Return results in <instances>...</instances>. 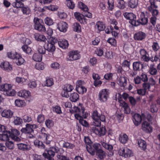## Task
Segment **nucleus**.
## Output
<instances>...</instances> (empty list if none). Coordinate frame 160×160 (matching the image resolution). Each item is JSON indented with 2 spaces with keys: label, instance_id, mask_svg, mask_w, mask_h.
Listing matches in <instances>:
<instances>
[{
  "label": "nucleus",
  "instance_id": "nucleus-1",
  "mask_svg": "<svg viewBox=\"0 0 160 160\" xmlns=\"http://www.w3.org/2000/svg\"><path fill=\"white\" fill-rule=\"evenodd\" d=\"M82 106V104L80 103L78 107L74 106L72 111L75 113V117L76 119L79 120V123L82 126L87 127L88 126V124L86 120L83 119V117L85 109Z\"/></svg>",
  "mask_w": 160,
  "mask_h": 160
},
{
  "label": "nucleus",
  "instance_id": "nucleus-57",
  "mask_svg": "<svg viewBox=\"0 0 160 160\" xmlns=\"http://www.w3.org/2000/svg\"><path fill=\"white\" fill-rule=\"evenodd\" d=\"M130 62L127 60H124L122 63V66L123 68H127L129 69L130 68Z\"/></svg>",
  "mask_w": 160,
  "mask_h": 160
},
{
  "label": "nucleus",
  "instance_id": "nucleus-15",
  "mask_svg": "<svg viewBox=\"0 0 160 160\" xmlns=\"http://www.w3.org/2000/svg\"><path fill=\"white\" fill-rule=\"evenodd\" d=\"M39 20L40 19L38 18H34L33 21L34 23V28L39 32H44L46 31V28L44 25L40 23Z\"/></svg>",
  "mask_w": 160,
  "mask_h": 160
},
{
  "label": "nucleus",
  "instance_id": "nucleus-10",
  "mask_svg": "<svg viewBox=\"0 0 160 160\" xmlns=\"http://www.w3.org/2000/svg\"><path fill=\"white\" fill-rule=\"evenodd\" d=\"M80 55L78 51H71L68 53L67 58V61H72L80 59Z\"/></svg>",
  "mask_w": 160,
  "mask_h": 160
},
{
  "label": "nucleus",
  "instance_id": "nucleus-37",
  "mask_svg": "<svg viewBox=\"0 0 160 160\" xmlns=\"http://www.w3.org/2000/svg\"><path fill=\"white\" fill-rule=\"evenodd\" d=\"M138 144L141 149L145 151L147 145L146 142L142 139H139L138 140Z\"/></svg>",
  "mask_w": 160,
  "mask_h": 160
},
{
  "label": "nucleus",
  "instance_id": "nucleus-3",
  "mask_svg": "<svg viewBox=\"0 0 160 160\" xmlns=\"http://www.w3.org/2000/svg\"><path fill=\"white\" fill-rule=\"evenodd\" d=\"M92 117L93 120V125L96 127L101 126V122L106 121V117L105 115L100 114L97 110L93 111L92 115Z\"/></svg>",
  "mask_w": 160,
  "mask_h": 160
},
{
  "label": "nucleus",
  "instance_id": "nucleus-31",
  "mask_svg": "<svg viewBox=\"0 0 160 160\" xmlns=\"http://www.w3.org/2000/svg\"><path fill=\"white\" fill-rule=\"evenodd\" d=\"M120 103V105L124 109L125 113L126 114L130 113L131 112V110L128 105L123 101H121Z\"/></svg>",
  "mask_w": 160,
  "mask_h": 160
},
{
  "label": "nucleus",
  "instance_id": "nucleus-25",
  "mask_svg": "<svg viewBox=\"0 0 160 160\" xmlns=\"http://www.w3.org/2000/svg\"><path fill=\"white\" fill-rule=\"evenodd\" d=\"M58 28L61 32H66L68 28L67 23L63 21H61L59 22L58 25Z\"/></svg>",
  "mask_w": 160,
  "mask_h": 160
},
{
  "label": "nucleus",
  "instance_id": "nucleus-61",
  "mask_svg": "<svg viewBox=\"0 0 160 160\" xmlns=\"http://www.w3.org/2000/svg\"><path fill=\"white\" fill-rule=\"evenodd\" d=\"M117 7L121 9H124L125 8V2L123 0H121L118 1Z\"/></svg>",
  "mask_w": 160,
  "mask_h": 160
},
{
  "label": "nucleus",
  "instance_id": "nucleus-58",
  "mask_svg": "<svg viewBox=\"0 0 160 160\" xmlns=\"http://www.w3.org/2000/svg\"><path fill=\"white\" fill-rule=\"evenodd\" d=\"M45 120V116L43 114H40L38 116L37 121L39 123H42Z\"/></svg>",
  "mask_w": 160,
  "mask_h": 160
},
{
  "label": "nucleus",
  "instance_id": "nucleus-16",
  "mask_svg": "<svg viewBox=\"0 0 160 160\" xmlns=\"http://www.w3.org/2000/svg\"><path fill=\"white\" fill-rule=\"evenodd\" d=\"M78 7L81 9L84 12V16L86 17L89 18H91L92 16V14L91 13L88 11L89 9L88 7L84 3L81 2H78Z\"/></svg>",
  "mask_w": 160,
  "mask_h": 160
},
{
  "label": "nucleus",
  "instance_id": "nucleus-29",
  "mask_svg": "<svg viewBox=\"0 0 160 160\" xmlns=\"http://www.w3.org/2000/svg\"><path fill=\"white\" fill-rule=\"evenodd\" d=\"M34 38L38 41L43 42L45 43L47 40L45 36L40 33H36L34 34Z\"/></svg>",
  "mask_w": 160,
  "mask_h": 160
},
{
  "label": "nucleus",
  "instance_id": "nucleus-52",
  "mask_svg": "<svg viewBox=\"0 0 160 160\" xmlns=\"http://www.w3.org/2000/svg\"><path fill=\"white\" fill-rule=\"evenodd\" d=\"M103 49L102 47L97 48L95 51V53L98 56H102L104 53Z\"/></svg>",
  "mask_w": 160,
  "mask_h": 160
},
{
  "label": "nucleus",
  "instance_id": "nucleus-27",
  "mask_svg": "<svg viewBox=\"0 0 160 160\" xmlns=\"http://www.w3.org/2000/svg\"><path fill=\"white\" fill-rule=\"evenodd\" d=\"M0 67L3 69L4 70L8 72L11 71L12 69V65L10 64L9 62L7 61L1 63L0 65Z\"/></svg>",
  "mask_w": 160,
  "mask_h": 160
},
{
  "label": "nucleus",
  "instance_id": "nucleus-50",
  "mask_svg": "<svg viewBox=\"0 0 160 160\" xmlns=\"http://www.w3.org/2000/svg\"><path fill=\"white\" fill-rule=\"evenodd\" d=\"M22 48L25 52L28 54H30L32 51L31 48L27 45H23L22 47Z\"/></svg>",
  "mask_w": 160,
  "mask_h": 160
},
{
  "label": "nucleus",
  "instance_id": "nucleus-54",
  "mask_svg": "<svg viewBox=\"0 0 160 160\" xmlns=\"http://www.w3.org/2000/svg\"><path fill=\"white\" fill-rule=\"evenodd\" d=\"M54 123L53 121L51 119H47L45 122V124L46 127L49 128L53 126Z\"/></svg>",
  "mask_w": 160,
  "mask_h": 160
},
{
  "label": "nucleus",
  "instance_id": "nucleus-9",
  "mask_svg": "<svg viewBox=\"0 0 160 160\" xmlns=\"http://www.w3.org/2000/svg\"><path fill=\"white\" fill-rule=\"evenodd\" d=\"M125 18L129 20V23L132 25L135 26H138L139 23L136 21V16L132 12H125L123 14Z\"/></svg>",
  "mask_w": 160,
  "mask_h": 160
},
{
  "label": "nucleus",
  "instance_id": "nucleus-28",
  "mask_svg": "<svg viewBox=\"0 0 160 160\" xmlns=\"http://www.w3.org/2000/svg\"><path fill=\"white\" fill-rule=\"evenodd\" d=\"M146 36L145 33L139 31L135 33L133 38L136 40L141 41L145 38Z\"/></svg>",
  "mask_w": 160,
  "mask_h": 160
},
{
  "label": "nucleus",
  "instance_id": "nucleus-6",
  "mask_svg": "<svg viewBox=\"0 0 160 160\" xmlns=\"http://www.w3.org/2000/svg\"><path fill=\"white\" fill-rule=\"evenodd\" d=\"M58 41V40L55 38L51 37L48 41V42L44 44L46 50L50 52H53L56 49L55 44Z\"/></svg>",
  "mask_w": 160,
  "mask_h": 160
},
{
  "label": "nucleus",
  "instance_id": "nucleus-24",
  "mask_svg": "<svg viewBox=\"0 0 160 160\" xmlns=\"http://www.w3.org/2000/svg\"><path fill=\"white\" fill-rule=\"evenodd\" d=\"M74 16L76 19L79 21L80 23L83 24L87 23V19L84 16L79 12H75L74 13Z\"/></svg>",
  "mask_w": 160,
  "mask_h": 160
},
{
  "label": "nucleus",
  "instance_id": "nucleus-40",
  "mask_svg": "<svg viewBox=\"0 0 160 160\" xmlns=\"http://www.w3.org/2000/svg\"><path fill=\"white\" fill-rule=\"evenodd\" d=\"M17 144L19 149L22 151H28L29 149L30 146L28 145L22 143H18Z\"/></svg>",
  "mask_w": 160,
  "mask_h": 160
},
{
  "label": "nucleus",
  "instance_id": "nucleus-7",
  "mask_svg": "<svg viewBox=\"0 0 160 160\" xmlns=\"http://www.w3.org/2000/svg\"><path fill=\"white\" fill-rule=\"evenodd\" d=\"M90 148L92 149L94 152V154H91V155H94L96 152V154L100 159H102L104 158V152L101 149V146L100 144L95 143L92 145V146H91Z\"/></svg>",
  "mask_w": 160,
  "mask_h": 160
},
{
  "label": "nucleus",
  "instance_id": "nucleus-46",
  "mask_svg": "<svg viewBox=\"0 0 160 160\" xmlns=\"http://www.w3.org/2000/svg\"><path fill=\"white\" fill-rule=\"evenodd\" d=\"M133 80H148L147 75L144 73H142L140 76H137L134 78Z\"/></svg>",
  "mask_w": 160,
  "mask_h": 160
},
{
  "label": "nucleus",
  "instance_id": "nucleus-47",
  "mask_svg": "<svg viewBox=\"0 0 160 160\" xmlns=\"http://www.w3.org/2000/svg\"><path fill=\"white\" fill-rule=\"evenodd\" d=\"M42 55L39 53H35L33 55L32 58L36 62H40L42 60Z\"/></svg>",
  "mask_w": 160,
  "mask_h": 160
},
{
  "label": "nucleus",
  "instance_id": "nucleus-59",
  "mask_svg": "<svg viewBox=\"0 0 160 160\" xmlns=\"http://www.w3.org/2000/svg\"><path fill=\"white\" fill-rule=\"evenodd\" d=\"M52 110L57 114H60L62 113L61 107L58 106H56L53 107Z\"/></svg>",
  "mask_w": 160,
  "mask_h": 160
},
{
  "label": "nucleus",
  "instance_id": "nucleus-26",
  "mask_svg": "<svg viewBox=\"0 0 160 160\" xmlns=\"http://www.w3.org/2000/svg\"><path fill=\"white\" fill-rule=\"evenodd\" d=\"M132 121L136 126L139 125L142 121V116L138 113H136L132 117Z\"/></svg>",
  "mask_w": 160,
  "mask_h": 160
},
{
  "label": "nucleus",
  "instance_id": "nucleus-32",
  "mask_svg": "<svg viewBox=\"0 0 160 160\" xmlns=\"http://www.w3.org/2000/svg\"><path fill=\"white\" fill-rule=\"evenodd\" d=\"M119 140L121 143L125 144L128 142L129 138L126 134L122 133L119 135Z\"/></svg>",
  "mask_w": 160,
  "mask_h": 160
},
{
  "label": "nucleus",
  "instance_id": "nucleus-21",
  "mask_svg": "<svg viewBox=\"0 0 160 160\" xmlns=\"http://www.w3.org/2000/svg\"><path fill=\"white\" fill-rule=\"evenodd\" d=\"M84 141L86 145V148L88 152L91 154H94V151L92 149L90 148L91 147L92 142L89 137L85 136Z\"/></svg>",
  "mask_w": 160,
  "mask_h": 160
},
{
  "label": "nucleus",
  "instance_id": "nucleus-2",
  "mask_svg": "<svg viewBox=\"0 0 160 160\" xmlns=\"http://www.w3.org/2000/svg\"><path fill=\"white\" fill-rule=\"evenodd\" d=\"M64 152V149L62 148H59L56 146L50 147L47 151V153L44 152L42 154L43 156L48 160H54L53 158L55 155V153L58 154H62Z\"/></svg>",
  "mask_w": 160,
  "mask_h": 160
},
{
  "label": "nucleus",
  "instance_id": "nucleus-39",
  "mask_svg": "<svg viewBox=\"0 0 160 160\" xmlns=\"http://www.w3.org/2000/svg\"><path fill=\"white\" fill-rule=\"evenodd\" d=\"M96 26H97L98 29L99 31H102L106 28L105 24L102 21H98L96 24Z\"/></svg>",
  "mask_w": 160,
  "mask_h": 160
},
{
  "label": "nucleus",
  "instance_id": "nucleus-34",
  "mask_svg": "<svg viewBox=\"0 0 160 160\" xmlns=\"http://www.w3.org/2000/svg\"><path fill=\"white\" fill-rule=\"evenodd\" d=\"M13 114V112L10 110H4L1 113L2 117L7 118H11Z\"/></svg>",
  "mask_w": 160,
  "mask_h": 160
},
{
  "label": "nucleus",
  "instance_id": "nucleus-11",
  "mask_svg": "<svg viewBox=\"0 0 160 160\" xmlns=\"http://www.w3.org/2000/svg\"><path fill=\"white\" fill-rule=\"evenodd\" d=\"M73 89V86L71 84H66L64 85L61 92V95L63 97L68 98L69 96L68 92L72 91Z\"/></svg>",
  "mask_w": 160,
  "mask_h": 160
},
{
  "label": "nucleus",
  "instance_id": "nucleus-56",
  "mask_svg": "<svg viewBox=\"0 0 160 160\" xmlns=\"http://www.w3.org/2000/svg\"><path fill=\"white\" fill-rule=\"evenodd\" d=\"M152 48L154 52H156L159 49L160 47L158 42H154L152 43Z\"/></svg>",
  "mask_w": 160,
  "mask_h": 160
},
{
  "label": "nucleus",
  "instance_id": "nucleus-19",
  "mask_svg": "<svg viewBox=\"0 0 160 160\" xmlns=\"http://www.w3.org/2000/svg\"><path fill=\"white\" fill-rule=\"evenodd\" d=\"M132 151L127 148H122L119 150L118 154L121 156L127 158L132 156Z\"/></svg>",
  "mask_w": 160,
  "mask_h": 160
},
{
  "label": "nucleus",
  "instance_id": "nucleus-33",
  "mask_svg": "<svg viewBox=\"0 0 160 160\" xmlns=\"http://www.w3.org/2000/svg\"><path fill=\"white\" fill-rule=\"evenodd\" d=\"M59 47L63 49H65L68 48L69 44L68 41L65 39L61 40L58 41Z\"/></svg>",
  "mask_w": 160,
  "mask_h": 160
},
{
  "label": "nucleus",
  "instance_id": "nucleus-49",
  "mask_svg": "<svg viewBox=\"0 0 160 160\" xmlns=\"http://www.w3.org/2000/svg\"><path fill=\"white\" fill-rule=\"evenodd\" d=\"M67 6L71 9H73L75 7V4L72 0H67L66 1Z\"/></svg>",
  "mask_w": 160,
  "mask_h": 160
},
{
  "label": "nucleus",
  "instance_id": "nucleus-62",
  "mask_svg": "<svg viewBox=\"0 0 160 160\" xmlns=\"http://www.w3.org/2000/svg\"><path fill=\"white\" fill-rule=\"evenodd\" d=\"M35 68L38 70H42L44 68L43 63L42 62L37 63L35 65Z\"/></svg>",
  "mask_w": 160,
  "mask_h": 160
},
{
  "label": "nucleus",
  "instance_id": "nucleus-17",
  "mask_svg": "<svg viewBox=\"0 0 160 160\" xmlns=\"http://www.w3.org/2000/svg\"><path fill=\"white\" fill-rule=\"evenodd\" d=\"M109 93L107 89H103L99 92L98 98L101 102H105L109 97Z\"/></svg>",
  "mask_w": 160,
  "mask_h": 160
},
{
  "label": "nucleus",
  "instance_id": "nucleus-63",
  "mask_svg": "<svg viewBox=\"0 0 160 160\" xmlns=\"http://www.w3.org/2000/svg\"><path fill=\"white\" fill-rule=\"evenodd\" d=\"M22 11L23 14L26 15H29L31 12V10L28 7H23V6L22 8Z\"/></svg>",
  "mask_w": 160,
  "mask_h": 160
},
{
  "label": "nucleus",
  "instance_id": "nucleus-14",
  "mask_svg": "<svg viewBox=\"0 0 160 160\" xmlns=\"http://www.w3.org/2000/svg\"><path fill=\"white\" fill-rule=\"evenodd\" d=\"M139 53L141 60L144 62H148L150 60V56L148 52L144 48L139 50Z\"/></svg>",
  "mask_w": 160,
  "mask_h": 160
},
{
  "label": "nucleus",
  "instance_id": "nucleus-53",
  "mask_svg": "<svg viewBox=\"0 0 160 160\" xmlns=\"http://www.w3.org/2000/svg\"><path fill=\"white\" fill-rule=\"evenodd\" d=\"M46 49L45 44H43V46H39L38 47V51L40 54H45L46 52Z\"/></svg>",
  "mask_w": 160,
  "mask_h": 160
},
{
  "label": "nucleus",
  "instance_id": "nucleus-60",
  "mask_svg": "<svg viewBox=\"0 0 160 160\" xmlns=\"http://www.w3.org/2000/svg\"><path fill=\"white\" fill-rule=\"evenodd\" d=\"M22 119L20 117H16L14 121V123L15 125H20L22 124Z\"/></svg>",
  "mask_w": 160,
  "mask_h": 160
},
{
  "label": "nucleus",
  "instance_id": "nucleus-64",
  "mask_svg": "<svg viewBox=\"0 0 160 160\" xmlns=\"http://www.w3.org/2000/svg\"><path fill=\"white\" fill-rule=\"evenodd\" d=\"M57 157L58 160H70L68 157L62 154H58Z\"/></svg>",
  "mask_w": 160,
  "mask_h": 160
},
{
  "label": "nucleus",
  "instance_id": "nucleus-22",
  "mask_svg": "<svg viewBox=\"0 0 160 160\" xmlns=\"http://www.w3.org/2000/svg\"><path fill=\"white\" fill-rule=\"evenodd\" d=\"M139 23L138 25L140 24L145 25L148 22V15L146 13L142 12L140 15V19L136 21Z\"/></svg>",
  "mask_w": 160,
  "mask_h": 160
},
{
  "label": "nucleus",
  "instance_id": "nucleus-48",
  "mask_svg": "<svg viewBox=\"0 0 160 160\" xmlns=\"http://www.w3.org/2000/svg\"><path fill=\"white\" fill-rule=\"evenodd\" d=\"M101 144L102 146L106 149L108 150L109 151H112L113 149V146L110 144H108L103 142H101Z\"/></svg>",
  "mask_w": 160,
  "mask_h": 160
},
{
  "label": "nucleus",
  "instance_id": "nucleus-23",
  "mask_svg": "<svg viewBox=\"0 0 160 160\" xmlns=\"http://www.w3.org/2000/svg\"><path fill=\"white\" fill-rule=\"evenodd\" d=\"M82 81H77L76 82V90L80 94H83L86 92L87 91L86 88L83 86L82 85Z\"/></svg>",
  "mask_w": 160,
  "mask_h": 160
},
{
  "label": "nucleus",
  "instance_id": "nucleus-35",
  "mask_svg": "<svg viewBox=\"0 0 160 160\" xmlns=\"http://www.w3.org/2000/svg\"><path fill=\"white\" fill-rule=\"evenodd\" d=\"M149 67L148 72L152 75H155L157 73V70L153 64H151Z\"/></svg>",
  "mask_w": 160,
  "mask_h": 160
},
{
  "label": "nucleus",
  "instance_id": "nucleus-12",
  "mask_svg": "<svg viewBox=\"0 0 160 160\" xmlns=\"http://www.w3.org/2000/svg\"><path fill=\"white\" fill-rule=\"evenodd\" d=\"M141 62L136 61L134 62L132 64L133 71L130 74V76L131 77H134L137 74L138 71L141 70Z\"/></svg>",
  "mask_w": 160,
  "mask_h": 160
},
{
  "label": "nucleus",
  "instance_id": "nucleus-5",
  "mask_svg": "<svg viewBox=\"0 0 160 160\" xmlns=\"http://www.w3.org/2000/svg\"><path fill=\"white\" fill-rule=\"evenodd\" d=\"M0 91H3L4 95L12 96L15 95V91L12 89L11 85L7 83L0 85Z\"/></svg>",
  "mask_w": 160,
  "mask_h": 160
},
{
  "label": "nucleus",
  "instance_id": "nucleus-41",
  "mask_svg": "<svg viewBox=\"0 0 160 160\" xmlns=\"http://www.w3.org/2000/svg\"><path fill=\"white\" fill-rule=\"evenodd\" d=\"M138 0H130L128 2L129 7L132 8H136L138 4Z\"/></svg>",
  "mask_w": 160,
  "mask_h": 160
},
{
  "label": "nucleus",
  "instance_id": "nucleus-44",
  "mask_svg": "<svg viewBox=\"0 0 160 160\" xmlns=\"http://www.w3.org/2000/svg\"><path fill=\"white\" fill-rule=\"evenodd\" d=\"M107 42L113 47H116L117 45L116 40L113 38H109L107 41Z\"/></svg>",
  "mask_w": 160,
  "mask_h": 160
},
{
  "label": "nucleus",
  "instance_id": "nucleus-8",
  "mask_svg": "<svg viewBox=\"0 0 160 160\" xmlns=\"http://www.w3.org/2000/svg\"><path fill=\"white\" fill-rule=\"evenodd\" d=\"M8 133L12 139L16 142L20 141L21 139L18 137L20 133L18 130L12 127L11 129H8Z\"/></svg>",
  "mask_w": 160,
  "mask_h": 160
},
{
  "label": "nucleus",
  "instance_id": "nucleus-51",
  "mask_svg": "<svg viewBox=\"0 0 160 160\" xmlns=\"http://www.w3.org/2000/svg\"><path fill=\"white\" fill-rule=\"evenodd\" d=\"M23 120L25 122H30L32 121V119L30 115L26 114L22 117Z\"/></svg>",
  "mask_w": 160,
  "mask_h": 160
},
{
  "label": "nucleus",
  "instance_id": "nucleus-13",
  "mask_svg": "<svg viewBox=\"0 0 160 160\" xmlns=\"http://www.w3.org/2000/svg\"><path fill=\"white\" fill-rule=\"evenodd\" d=\"M38 128V126L37 125L27 124L26 127L22 128L21 130V131L22 133L26 134L28 133L34 132L33 129Z\"/></svg>",
  "mask_w": 160,
  "mask_h": 160
},
{
  "label": "nucleus",
  "instance_id": "nucleus-4",
  "mask_svg": "<svg viewBox=\"0 0 160 160\" xmlns=\"http://www.w3.org/2000/svg\"><path fill=\"white\" fill-rule=\"evenodd\" d=\"M7 55L9 58L15 60L16 63L18 65L23 64L25 60L21 56L16 52L11 51L8 52Z\"/></svg>",
  "mask_w": 160,
  "mask_h": 160
},
{
  "label": "nucleus",
  "instance_id": "nucleus-43",
  "mask_svg": "<svg viewBox=\"0 0 160 160\" xmlns=\"http://www.w3.org/2000/svg\"><path fill=\"white\" fill-rule=\"evenodd\" d=\"M15 103L16 106L19 107H22L25 106L26 103L24 100L18 99L15 101Z\"/></svg>",
  "mask_w": 160,
  "mask_h": 160
},
{
  "label": "nucleus",
  "instance_id": "nucleus-30",
  "mask_svg": "<svg viewBox=\"0 0 160 160\" xmlns=\"http://www.w3.org/2000/svg\"><path fill=\"white\" fill-rule=\"evenodd\" d=\"M18 95L20 97L26 98L31 96V92L29 91L21 90L18 92Z\"/></svg>",
  "mask_w": 160,
  "mask_h": 160
},
{
  "label": "nucleus",
  "instance_id": "nucleus-55",
  "mask_svg": "<svg viewBox=\"0 0 160 160\" xmlns=\"http://www.w3.org/2000/svg\"><path fill=\"white\" fill-rule=\"evenodd\" d=\"M44 21L45 23L48 26H51L54 23L52 19L51 18L48 17L46 18L44 20Z\"/></svg>",
  "mask_w": 160,
  "mask_h": 160
},
{
  "label": "nucleus",
  "instance_id": "nucleus-18",
  "mask_svg": "<svg viewBox=\"0 0 160 160\" xmlns=\"http://www.w3.org/2000/svg\"><path fill=\"white\" fill-rule=\"evenodd\" d=\"M151 123L147 121H143L142 124V130L147 133H150L152 132V128L151 125Z\"/></svg>",
  "mask_w": 160,
  "mask_h": 160
},
{
  "label": "nucleus",
  "instance_id": "nucleus-38",
  "mask_svg": "<svg viewBox=\"0 0 160 160\" xmlns=\"http://www.w3.org/2000/svg\"><path fill=\"white\" fill-rule=\"evenodd\" d=\"M70 100L73 102H75L79 99V95L76 92H73L71 93L69 96Z\"/></svg>",
  "mask_w": 160,
  "mask_h": 160
},
{
  "label": "nucleus",
  "instance_id": "nucleus-45",
  "mask_svg": "<svg viewBox=\"0 0 160 160\" xmlns=\"http://www.w3.org/2000/svg\"><path fill=\"white\" fill-rule=\"evenodd\" d=\"M34 144L36 147L39 148L44 149L45 147V146L42 142L38 140H36L34 141Z\"/></svg>",
  "mask_w": 160,
  "mask_h": 160
},
{
  "label": "nucleus",
  "instance_id": "nucleus-42",
  "mask_svg": "<svg viewBox=\"0 0 160 160\" xmlns=\"http://www.w3.org/2000/svg\"><path fill=\"white\" fill-rule=\"evenodd\" d=\"M10 137L8 133V131L5 133H2V134H0V140L2 141H6L9 140Z\"/></svg>",
  "mask_w": 160,
  "mask_h": 160
},
{
  "label": "nucleus",
  "instance_id": "nucleus-20",
  "mask_svg": "<svg viewBox=\"0 0 160 160\" xmlns=\"http://www.w3.org/2000/svg\"><path fill=\"white\" fill-rule=\"evenodd\" d=\"M97 127L94 129V132L96 134L99 136H103L106 133L107 130L105 126H102V127Z\"/></svg>",
  "mask_w": 160,
  "mask_h": 160
},
{
  "label": "nucleus",
  "instance_id": "nucleus-36",
  "mask_svg": "<svg viewBox=\"0 0 160 160\" xmlns=\"http://www.w3.org/2000/svg\"><path fill=\"white\" fill-rule=\"evenodd\" d=\"M25 0H15V2L12 3V5L14 8H22L24 6L22 2Z\"/></svg>",
  "mask_w": 160,
  "mask_h": 160
}]
</instances>
